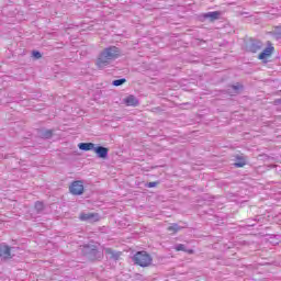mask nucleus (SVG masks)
<instances>
[{"mask_svg": "<svg viewBox=\"0 0 281 281\" xmlns=\"http://www.w3.org/2000/svg\"><path fill=\"white\" fill-rule=\"evenodd\" d=\"M222 14L223 13L221 11H211L200 15V19H202V21H207L209 19L211 23H214V21H218V19H221Z\"/></svg>", "mask_w": 281, "mask_h": 281, "instance_id": "5", "label": "nucleus"}, {"mask_svg": "<svg viewBox=\"0 0 281 281\" xmlns=\"http://www.w3.org/2000/svg\"><path fill=\"white\" fill-rule=\"evenodd\" d=\"M69 192L75 196H80L85 194V184L82 183V181L76 180L70 184Z\"/></svg>", "mask_w": 281, "mask_h": 281, "instance_id": "4", "label": "nucleus"}, {"mask_svg": "<svg viewBox=\"0 0 281 281\" xmlns=\"http://www.w3.org/2000/svg\"><path fill=\"white\" fill-rule=\"evenodd\" d=\"M37 134L42 139H52L54 137V130L41 128L37 131Z\"/></svg>", "mask_w": 281, "mask_h": 281, "instance_id": "12", "label": "nucleus"}, {"mask_svg": "<svg viewBox=\"0 0 281 281\" xmlns=\"http://www.w3.org/2000/svg\"><path fill=\"white\" fill-rule=\"evenodd\" d=\"M120 48H117L116 46H109L104 48L97 58V67L99 69H104V67H109V65H111L113 60L120 58Z\"/></svg>", "mask_w": 281, "mask_h": 281, "instance_id": "1", "label": "nucleus"}, {"mask_svg": "<svg viewBox=\"0 0 281 281\" xmlns=\"http://www.w3.org/2000/svg\"><path fill=\"white\" fill-rule=\"evenodd\" d=\"M78 148H79V150H83V151L94 150L95 144H93V143H79Z\"/></svg>", "mask_w": 281, "mask_h": 281, "instance_id": "15", "label": "nucleus"}, {"mask_svg": "<svg viewBox=\"0 0 281 281\" xmlns=\"http://www.w3.org/2000/svg\"><path fill=\"white\" fill-rule=\"evenodd\" d=\"M176 251H186V245L183 244H178L175 247Z\"/></svg>", "mask_w": 281, "mask_h": 281, "instance_id": "22", "label": "nucleus"}, {"mask_svg": "<svg viewBox=\"0 0 281 281\" xmlns=\"http://www.w3.org/2000/svg\"><path fill=\"white\" fill-rule=\"evenodd\" d=\"M234 168H245L247 166V156L237 155L235 156V162L233 164Z\"/></svg>", "mask_w": 281, "mask_h": 281, "instance_id": "11", "label": "nucleus"}, {"mask_svg": "<svg viewBox=\"0 0 281 281\" xmlns=\"http://www.w3.org/2000/svg\"><path fill=\"white\" fill-rule=\"evenodd\" d=\"M274 49H276V48H274L273 46H268V47H266V48L258 55L259 60H265V58H269V56H271V54H273Z\"/></svg>", "mask_w": 281, "mask_h": 281, "instance_id": "14", "label": "nucleus"}, {"mask_svg": "<svg viewBox=\"0 0 281 281\" xmlns=\"http://www.w3.org/2000/svg\"><path fill=\"white\" fill-rule=\"evenodd\" d=\"M276 104H279L281 106V99H277Z\"/></svg>", "mask_w": 281, "mask_h": 281, "instance_id": "24", "label": "nucleus"}, {"mask_svg": "<svg viewBox=\"0 0 281 281\" xmlns=\"http://www.w3.org/2000/svg\"><path fill=\"white\" fill-rule=\"evenodd\" d=\"M0 258L1 260L12 259V248L8 245L0 246Z\"/></svg>", "mask_w": 281, "mask_h": 281, "instance_id": "9", "label": "nucleus"}, {"mask_svg": "<svg viewBox=\"0 0 281 281\" xmlns=\"http://www.w3.org/2000/svg\"><path fill=\"white\" fill-rule=\"evenodd\" d=\"M81 256L89 262H100L104 258V252L100 251L97 245L85 244L81 246Z\"/></svg>", "mask_w": 281, "mask_h": 281, "instance_id": "2", "label": "nucleus"}, {"mask_svg": "<svg viewBox=\"0 0 281 281\" xmlns=\"http://www.w3.org/2000/svg\"><path fill=\"white\" fill-rule=\"evenodd\" d=\"M244 86L240 83L233 85L228 88V93H235L238 94L240 91H243Z\"/></svg>", "mask_w": 281, "mask_h": 281, "instance_id": "17", "label": "nucleus"}, {"mask_svg": "<svg viewBox=\"0 0 281 281\" xmlns=\"http://www.w3.org/2000/svg\"><path fill=\"white\" fill-rule=\"evenodd\" d=\"M256 223H257L256 220H248L246 225H247V227H255Z\"/></svg>", "mask_w": 281, "mask_h": 281, "instance_id": "23", "label": "nucleus"}, {"mask_svg": "<svg viewBox=\"0 0 281 281\" xmlns=\"http://www.w3.org/2000/svg\"><path fill=\"white\" fill-rule=\"evenodd\" d=\"M93 151L95 153L99 159H108L109 157V148L102 145H98V146L94 145Z\"/></svg>", "mask_w": 281, "mask_h": 281, "instance_id": "8", "label": "nucleus"}, {"mask_svg": "<svg viewBox=\"0 0 281 281\" xmlns=\"http://www.w3.org/2000/svg\"><path fill=\"white\" fill-rule=\"evenodd\" d=\"M181 229H183V226H179V224L173 223L168 226L167 232H171V234H177L178 232H181Z\"/></svg>", "mask_w": 281, "mask_h": 281, "instance_id": "18", "label": "nucleus"}, {"mask_svg": "<svg viewBox=\"0 0 281 281\" xmlns=\"http://www.w3.org/2000/svg\"><path fill=\"white\" fill-rule=\"evenodd\" d=\"M126 82L125 78L115 79L112 81L113 87H122Z\"/></svg>", "mask_w": 281, "mask_h": 281, "instance_id": "19", "label": "nucleus"}, {"mask_svg": "<svg viewBox=\"0 0 281 281\" xmlns=\"http://www.w3.org/2000/svg\"><path fill=\"white\" fill-rule=\"evenodd\" d=\"M157 186H159V181L148 182L145 184V188H157Z\"/></svg>", "mask_w": 281, "mask_h": 281, "instance_id": "21", "label": "nucleus"}, {"mask_svg": "<svg viewBox=\"0 0 281 281\" xmlns=\"http://www.w3.org/2000/svg\"><path fill=\"white\" fill-rule=\"evenodd\" d=\"M132 260L134 265H137L138 267H150L153 265V256L148 254L146 250L137 251L133 257Z\"/></svg>", "mask_w": 281, "mask_h": 281, "instance_id": "3", "label": "nucleus"}, {"mask_svg": "<svg viewBox=\"0 0 281 281\" xmlns=\"http://www.w3.org/2000/svg\"><path fill=\"white\" fill-rule=\"evenodd\" d=\"M80 221H87L88 223H98L100 221V214L98 213H81L79 215Z\"/></svg>", "mask_w": 281, "mask_h": 281, "instance_id": "7", "label": "nucleus"}, {"mask_svg": "<svg viewBox=\"0 0 281 281\" xmlns=\"http://www.w3.org/2000/svg\"><path fill=\"white\" fill-rule=\"evenodd\" d=\"M194 252V250H189V254H193Z\"/></svg>", "mask_w": 281, "mask_h": 281, "instance_id": "26", "label": "nucleus"}, {"mask_svg": "<svg viewBox=\"0 0 281 281\" xmlns=\"http://www.w3.org/2000/svg\"><path fill=\"white\" fill-rule=\"evenodd\" d=\"M104 254L109 260H114V262H117V260H120V256H122L121 251L113 250L112 248H104Z\"/></svg>", "mask_w": 281, "mask_h": 281, "instance_id": "10", "label": "nucleus"}, {"mask_svg": "<svg viewBox=\"0 0 281 281\" xmlns=\"http://www.w3.org/2000/svg\"><path fill=\"white\" fill-rule=\"evenodd\" d=\"M126 106H139V100L137 97L130 94L124 99Z\"/></svg>", "mask_w": 281, "mask_h": 281, "instance_id": "13", "label": "nucleus"}, {"mask_svg": "<svg viewBox=\"0 0 281 281\" xmlns=\"http://www.w3.org/2000/svg\"><path fill=\"white\" fill-rule=\"evenodd\" d=\"M260 49H262V43L259 40L251 38L247 45V50L251 54H257V52H260Z\"/></svg>", "mask_w": 281, "mask_h": 281, "instance_id": "6", "label": "nucleus"}, {"mask_svg": "<svg viewBox=\"0 0 281 281\" xmlns=\"http://www.w3.org/2000/svg\"><path fill=\"white\" fill-rule=\"evenodd\" d=\"M34 212L35 214H43V212H45V203L36 201L34 204Z\"/></svg>", "mask_w": 281, "mask_h": 281, "instance_id": "16", "label": "nucleus"}, {"mask_svg": "<svg viewBox=\"0 0 281 281\" xmlns=\"http://www.w3.org/2000/svg\"><path fill=\"white\" fill-rule=\"evenodd\" d=\"M32 57H33L35 60H40V58H43V54H41V52H38V50H33V52H32Z\"/></svg>", "mask_w": 281, "mask_h": 281, "instance_id": "20", "label": "nucleus"}, {"mask_svg": "<svg viewBox=\"0 0 281 281\" xmlns=\"http://www.w3.org/2000/svg\"><path fill=\"white\" fill-rule=\"evenodd\" d=\"M161 109L160 108H155L154 111H160Z\"/></svg>", "mask_w": 281, "mask_h": 281, "instance_id": "25", "label": "nucleus"}, {"mask_svg": "<svg viewBox=\"0 0 281 281\" xmlns=\"http://www.w3.org/2000/svg\"><path fill=\"white\" fill-rule=\"evenodd\" d=\"M277 36H281V32H280V33H277Z\"/></svg>", "mask_w": 281, "mask_h": 281, "instance_id": "27", "label": "nucleus"}]
</instances>
